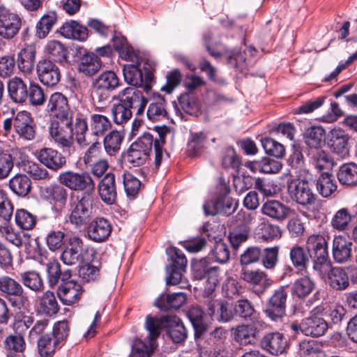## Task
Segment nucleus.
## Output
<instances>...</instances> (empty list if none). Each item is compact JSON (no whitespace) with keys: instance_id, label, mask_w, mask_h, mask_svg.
<instances>
[{"instance_id":"nucleus-8","label":"nucleus","mask_w":357,"mask_h":357,"mask_svg":"<svg viewBox=\"0 0 357 357\" xmlns=\"http://www.w3.org/2000/svg\"><path fill=\"white\" fill-rule=\"evenodd\" d=\"M59 181L63 185L75 191H83L84 193L94 192L96 184L88 173H77L73 171L62 172L59 176Z\"/></svg>"},{"instance_id":"nucleus-21","label":"nucleus","mask_w":357,"mask_h":357,"mask_svg":"<svg viewBox=\"0 0 357 357\" xmlns=\"http://www.w3.org/2000/svg\"><path fill=\"white\" fill-rule=\"evenodd\" d=\"M112 232L110 222L103 218H97L90 222L87 229L89 238L96 243L105 241Z\"/></svg>"},{"instance_id":"nucleus-41","label":"nucleus","mask_w":357,"mask_h":357,"mask_svg":"<svg viewBox=\"0 0 357 357\" xmlns=\"http://www.w3.org/2000/svg\"><path fill=\"white\" fill-rule=\"evenodd\" d=\"M326 131L322 126H312L305 130V144L311 149H320L325 143Z\"/></svg>"},{"instance_id":"nucleus-20","label":"nucleus","mask_w":357,"mask_h":357,"mask_svg":"<svg viewBox=\"0 0 357 357\" xmlns=\"http://www.w3.org/2000/svg\"><path fill=\"white\" fill-rule=\"evenodd\" d=\"M47 110L57 119L73 117L74 112L70 113L68 98L60 92L53 93L47 105Z\"/></svg>"},{"instance_id":"nucleus-64","label":"nucleus","mask_w":357,"mask_h":357,"mask_svg":"<svg viewBox=\"0 0 357 357\" xmlns=\"http://www.w3.org/2000/svg\"><path fill=\"white\" fill-rule=\"evenodd\" d=\"M153 349V342H149V344H147L141 340L137 339L133 342L129 357H150Z\"/></svg>"},{"instance_id":"nucleus-37","label":"nucleus","mask_w":357,"mask_h":357,"mask_svg":"<svg viewBox=\"0 0 357 357\" xmlns=\"http://www.w3.org/2000/svg\"><path fill=\"white\" fill-rule=\"evenodd\" d=\"M60 33L66 38L79 41H84L88 37L87 28L73 20L63 24Z\"/></svg>"},{"instance_id":"nucleus-18","label":"nucleus","mask_w":357,"mask_h":357,"mask_svg":"<svg viewBox=\"0 0 357 357\" xmlns=\"http://www.w3.org/2000/svg\"><path fill=\"white\" fill-rule=\"evenodd\" d=\"M261 348L274 356L285 352L289 347L287 337L279 332L268 333L260 340Z\"/></svg>"},{"instance_id":"nucleus-3","label":"nucleus","mask_w":357,"mask_h":357,"mask_svg":"<svg viewBox=\"0 0 357 357\" xmlns=\"http://www.w3.org/2000/svg\"><path fill=\"white\" fill-rule=\"evenodd\" d=\"M317 275L333 290L344 291L350 282L357 284V266H334L329 261L315 271Z\"/></svg>"},{"instance_id":"nucleus-4","label":"nucleus","mask_w":357,"mask_h":357,"mask_svg":"<svg viewBox=\"0 0 357 357\" xmlns=\"http://www.w3.org/2000/svg\"><path fill=\"white\" fill-rule=\"evenodd\" d=\"M93 199L89 193H82L70 203L69 222L75 228L85 227L93 216Z\"/></svg>"},{"instance_id":"nucleus-62","label":"nucleus","mask_w":357,"mask_h":357,"mask_svg":"<svg viewBox=\"0 0 357 357\" xmlns=\"http://www.w3.org/2000/svg\"><path fill=\"white\" fill-rule=\"evenodd\" d=\"M111 114L114 123L116 125H123L131 119L132 112L118 101V103L112 105Z\"/></svg>"},{"instance_id":"nucleus-53","label":"nucleus","mask_w":357,"mask_h":357,"mask_svg":"<svg viewBox=\"0 0 357 357\" xmlns=\"http://www.w3.org/2000/svg\"><path fill=\"white\" fill-rule=\"evenodd\" d=\"M61 346V344L51 333L42 335L38 341V351L42 357L51 356L55 350Z\"/></svg>"},{"instance_id":"nucleus-22","label":"nucleus","mask_w":357,"mask_h":357,"mask_svg":"<svg viewBox=\"0 0 357 357\" xmlns=\"http://www.w3.org/2000/svg\"><path fill=\"white\" fill-rule=\"evenodd\" d=\"M349 136L342 130H332L328 141L331 151L340 158H345L349 156Z\"/></svg>"},{"instance_id":"nucleus-36","label":"nucleus","mask_w":357,"mask_h":357,"mask_svg":"<svg viewBox=\"0 0 357 357\" xmlns=\"http://www.w3.org/2000/svg\"><path fill=\"white\" fill-rule=\"evenodd\" d=\"M38 311L46 316L52 317L59 311V305L54 292L47 290L38 298Z\"/></svg>"},{"instance_id":"nucleus-60","label":"nucleus","mask_w":357,"mask_h":357,"mask_svg":"<svg viewBox=\"0 0 357 357\" xmlns=\"http://www.w3.org/2000/svg\"><path fill=\"white\" fill-rule=\"evenodd\" d=\"M45 52L56 61L61 62L67 57V48L59 40H50L45 46Z\"/></svg>"},{"instance_id":"nucleus-14","label":"nucleus","mask_w":357,"mask_h":357,"mask_svg":"<svg viewBox=\"0 0 357 357\" xmlns=\"http://www.w3.org/2000/svg\"><path fill=\"white\" fill-rule=\"evenodd\" d=\"M21 26V17L17 13L0 6V37L12 39L18 33Z\"/></svg>"},{"instance_id":"nucleus-7","label":"nucleus","mask_w":357,"mask_h":357,"mask_svg":"<svg viewBox=\"0 0 357 357\" xmlns=\"http://www.w3.org/2000/svg\"><path fill=\"white\" fill-rule=\"evenodd\" d=\"M240 278L246 282L251 291L259 297L263 295L272 284L268 274L259 268L251 269L242 267Z\"/></svg>"},{"instance_id":"nucleus-17","label":"nucleus","mask_w":357,"mask_h":357,"mask_svg":"<svg viewBox=\"0 0 357 357\" xmlns=\"http://www.w3.org/2000/svg\"><path fill=\"white\" fill-rule=\"evenodd\" d=\"M86 252L83 241L78 236H72L61 253V259L66 265H75L84 261V255Z\"/></svg>"},{"instance_id":"nucleus-51","label":"nucleus","mask_w":357,"mask_h":357,"mask_svg":"<svg viewBox=\"0 0 357 357\" xmlns=\"http://www.w3.org/2000/svg\"><path fill=\"white\" fill-rule=\"evenodd\" d=\"M89 116L90 129L93 135L102 136L111 128L112 123L106 116L100 114H90Z\"/></svg>"},{"instance_id":"nucleus-6","label":"nucleus","mask_w":357,"mask_h":357,"mask_svg":"<svg viewBox=\"0 0 357 357\" xmlns=\"http://www.w3.org/2000/svg\"><path fill=\"white\" fill-rule=\"evenodd\" d=\"M306 249L313 261V270L316 271L329 261L328 241L320 234L310 236L306 241Z\"/></svg>"},{"instance_id":"nucleus-1","label":"nucleus","mask_w":357,"mask_h":357,"mask_svg":"<svg viewBox=\"0 0 357 357\" xmlns=\"http://www.w3.org/2000/svg\"><path fill=\"white\" fill-rule=\"evenodd\" d=\"M90 109L81 104L75 107L74 116L61 118L54 120L49 126L51 137L59 146L67 149L68 153L75 151L74 137L76 136L77 143L84 146L87 145L85 134L88 130V117Z\"/></svg>"},{"instance_id":"nucleus-58","label":"nucleus","mask_w":357,"mask_h":357,"mask_svg":"<svg viewBox=\"0 0 357 357\" xmlns=\"http://www.w3.org/2000/svg\"><path fill=\"white\" fill-rule=\"evenodd\" d=\"M22 169L33 180H49L50 178L48 171L40 165L30 160L22 162Z\"/></svg>"},{"instance_id":"nucleus-54","label":"nucleus","mask_w":357,"mask_h":357,"mask_svg":"<svg viewBox=\"0 0 357 357\" xmlns=\"http://www.w3.org/2000/svg\"><path fill=\"white\" fill-rule=\"evenodd\" d=\"M317 189L322 197L331 196L337 190L333 176L328 173H322L317 180Z\"/></svg>"},{"instance_id":"nucleus-61","label":"nucleus","mask_w":357,"mask_h":357,"mask_svg":"<svg viewBox=\"0 0 357 357\" xmlns=\"http://www.w3.org/2000/svg\"><path fill=\"white\" fill-rule=\"evenodd\" d=\"M309 155H310L313 165L319 171L331 167V159L326 151L318 149L314 151H311Z\"/></svg>"},{"instance_id":"nucleus-5","label":"nucleus","mask_w":357,"mask_h":357,"mask_svg":"<svg viewBox=\"0 0 357 357\" xmlns=\"http://www.w3.org/2000/svg\"><path fill=\"white\" fill-rule=\"evenodd\" d=\"M0 291L13 307L21 308L29 305V296L22 284L8 275L0 277Z\"/></svg>"},{"instance_id":"nucleus-42","label":"nucleus","mask_w":357,"mask_h":357,"mask_svg":"<svg viewBox=\"0 0 357 357\" xmlns=\"http://www.w3.org/2000/svg\"><path fill=\"white\" fill-rule=\"evenodd\" d=\"M186 314L195 329V336L202 335L206 331L205 314L202 308L199 305H192L188 309Z\"/></svg>"},{"instance_id":"nucleus-31","label":"nucleus","mask_w":357,"mask_h":357,"mask_svg":"<svg viewBox=\"0 0 357 357\" xmlns=\"http://www.w3.org/2000/svg\"><path fill=\"white\" fill-rule=\"evenodd\" d=\"M48 283L50 287H54L62 281L64 283L72 277V271L70 268L61 269L60 264L57 261H50L46 265Z\"/></svg>"},{"instance_id":"nucleus-11","label":"nucleus","mask_w":357,"mask_h":357,"mask_svg":"<svg viewBox=\"0 0 357 357\" xmlns=\"http://www.w3.org/2000/svg\"><path fill=\"white\" fill-rule=\"evenodd\" d=\"M114 99L131 112H135L137 116H141L144 113L148 103V99L143 93L135 87L128 86L120 91L114 97Z\"/></svg>"},{"instance_id":"nucleus-32","label":"nucleus","mask_w":357,"mask_h":357,"mask_svg":"<svg viewBox=\"0 0 357 357\" xmlns=\"http://www.w3.org/2000/svg\"><path fill=\"white\" fill-rule=\"evenodd\" d=\"M186 294L183 292L163 294L155 301V305L160 310L164 311L178 309L186 302Z\"/></svg>"},{"instance_id":"nucleus-63","label":"nucleus","mask_w":357,"mask_h":357,"mask_svg":"<svg viewBox=\"0 0 357 357\" xmlns=\"http://www.w3.org/2000/svg\"><path fill=\"white\" fill-rule=\"evenodd\" d=\"M27 100L33 106L43 105L45 100L46 96L42 87L37 83H31L28 89Z\"/></svg>"},{"instance_id":"nucleus-24","label":"nucleus","mask_w":357,"mask_h":357,"mask_svg":"<svg viewBox=\"0 0 357 357\" xmlns=\"http://www.w3.org/2000/svg\"><path fill=\"white\" fill-rule=\"evenodd\" d=\"M102 62L93 52H87L84 50L79 57L77 63V70L79 73L87 77L96 74L102 68Z\"/></svg>"},{"instance_id":"nucleus-48","label":"nucleus","mask_w":357,"mask_h":357,"mask_svg":"<svg viewBox=\"0 0 357 357\" xmlns=\"http://www.w3.org/2000/svg\"><path fill=\"white\" fill-rule=\"evenodd\" d=\"M352 222V215L347 208L337 211L331 220V227L338 231H344L349 229Z\"/></svg>"},{"instance_id":"nucleus-16","label":"nucleus","mask_w":357,"mask_h":357,"mask_svg":"<svg viewBox=\"0 0 357 357\" xmlns=\"http://www.w3.org/2000/svg\"><path fill=\"white\" fill-rule=\"evenodd\" d=\"M36 73L39 81L47 86H56L61 77L59 66L49 59H43L38 62Z\"/></svg>"},{"instance_id":"nucleus-29","label":"nucleus","mask_w":357,"mask_h":357,"mask_svg":"<svg viewBox=\"0 0 357 357\" xmlns=\"http://www.w3.org/2000/svg\"><path fill=\"white\" fill-rule=\"evenodd\" d=\"M36 47L34 44L26 45L17 54V66L24 74H30L34 68Z\"/></svg>"},{"instance_id":"nucleus-44","label":"nucleus","mask_w":357,"mask_h":357,"mask_svg":"<svg viewBox=\"0 0 357 357\" xmlns=\"http://www.w3.org/2000/svg\"><path fill=\"white\" fill-rule=\"evenodd\" d=\"M315 288V282L308 276L296 279L291 286L292 295L303 298L309 296Z\"/></svg>"},{"instance_id":"nucleus-26","label":"nucleus","mask_w":357,"mask_h":357,"mask_svg":"<svg viewBox=\"0 0 357 357\" xmlns=\"http://www.w3.org/2000/svg\"><path fill=\"white\" fill-rule=\"evenodd\" d=\"M352 243L342 236H335L333 242L332 253L335 262L343 264L351 257Z\"/></svg>"},{"instance_id":"nucleus-52","label":"nucleus","mask_w":357,"mask_h":357,"mask_svg":"<svg viewBox=\"0 0 357 357\" xmlns=\"http://www.w3.org/2000/svg\"><path fill=\"white\" fill-rule=\"evenodd\" d=\"M15 220L17 226L23 230H32L36 225L38 218L29 211L20 208L17 209L15 214Z\"/></svg>"},{"instance_id":"nucleus-39","label":"nucleus","mask_w":357,"mask_h":357,"mask_svg":"<svg viewBox=\"0 0 357 357\" xmlns=\"http://www.w3.org/2000/svg\"><path fill=\"white\" fill-rule=\"evenodd\" d=\"M169 317L170 315L160 317H153L151 314L146 316L144 326L149 331L150 342H153L160 335L162 328H167Z\"/></svg>"},{"instance_id":"nucleus-15","label":"nucleus","mask_w":357,"mask_h":357,"mask_svg":"<svg viewBox=\"0 0 357 357\" xmlns=\"http://www.w3.org/2000/svg\"><path fill=\"white\" fill-rule=\"evenodd\" d=\"M287 299V292L284 287L275 289L267 302L266 316L274 321L281 319L285 315Z\"/></svg>"},{"instance_id":"nucleus-38","label":"nucleus","mask_w":357,"mask_h":357,"mask_svg":"<svg viewBox=\"0 0 357 357\" xmlns=\"http://www.w3.org/2000/svg\"><path fill=\"white\" fill-rule=\"evenodd\" d=\"M10 190L17 197H25L31 190L30 178L25 174H18L12 177L8 183Z\"/></svg>"},{"instance_id":"nucleus-47","label":"nucleus","mask_w":357,"mask_h":357,"mask_svg":"<svg viewBox=\"0 0 357 357\" xmlns=\"http://www.w3.org/2000/svg\"><path fill=\"white\" fill-rule=\"evenodd\" d=\"M289 257L293 266L301 271L307 268L311 258L307 249L300 245H294L290 250Z\"/></svg>"},{"instance_id":"nucleus-27","label":"nucleus","mask_w":357,"mask_h":357,"mask_svg":"<svg viewBox=\"0 0 357 357\" xmlns=\"http://www.w3.org/2000/svg\"><path fill=\"white\" fill-rule=\"evenodd\" d=\"M290 208L278 200H269L263 204L261 212L273 220L282 222L287 219Z\"/></svg>"},{"instance_id":"nucleus-55","label":"nucleus","mask_w":357,"mask_h":357,"mask_svg":"<svg viewBox=\"0 0 357 357\" xmlns=\"http://www.w3.org/2000/svg\"><path fill=\"white\" fill-rule=\"evenodd\" d=\"M123 137L117 130H112L104 138L103 144L106 153L110 156L116 155L121 149Z\"/></svg>"},{"instance_id":"nucleus-49","label":"nucleus","mask_w":357,"mask_h":357,"mask_svg":"<svg viewBox=\"0 0 357 357\" xmlns=\"http://www.w3.org/2000/svg\"><path fill=\"white\" fill-rule=\"evenodd\" d=\"M57 21L55 12H49L41 17L36 26V36L43 39L47 37Z\"/></svg>"},{"instance_id":"nucleus-40","label":"nucleus","mask_w":357,"mask_h":357,"mask_svg":"<svg viewBox=\"0 0 357 357\" xmlns=\"http://www.w3.org/2000/svg\"><path fill=\"white\" fill-rule=\"evenodd\" d=\"M167 333L175 343H181L188 337V332L183 322L176 316H170L167 326Z\"/></svg>"},{"instance_id":"nucleus-9","label":"nucleus","mask_w":357,"mask_h":357,"mask_svg":"<svg viewBox=\"0 0 357 357\" xmlns=\"http://www.w3.org/2000/svg\"><path fill=\"white\" fill-rule=\"evenodd\" d=\"M166 253L171 260V264L167 266V284L176 285L181 282L182 274L185 271L187 259L181 250L176 247L167 248Z\"/></svg>"},{"instance_id":"nucleus-34","label":"nucleus","mask_w":357,"mask_h":357,"mask_svg":"<svg viewBox=\"0 0 357 357\" xmlns=\"http://www.w3.org/2000/svg\"><path fill=\"white\" fill-rule=\"evenodd\" d=\"M8 92L10 99L16 103H24L27 100L28 89L20 77H14L8 82Z\"/></svg>"},{"instance_id":"nucleus-50","label":"nucleus","mask_w":357,"mask_h":357,"mask_svg":"<svg viewBox=\"0 0 357 357\" xmlns=\"http://www.w3.org/2000/svg\"><path fill=\"white\" fill-rule=\"evenodd\" d=\"M337 176L342 185H357V165L352 162L342 165L338 170Z\"/></svg>"},{"instance_id":"nucleus-10","label":"nucleus","mask_w":357,"mask_h":357,"mask_svg":"<svg viewBox=\"0 0 357 357\" xmlns=\"http://www.w3.org/2000/svg\"><path fill=\"white\" fill-rule=\"evenodd\" d=\"M328 328L327 322L321 317L310 315L301 320L300 323L294 321L290 328L296 333H301L306 336L318 337L324 335Z\"/></svg>"},{"instance_id":"nucleus-59","label":"nucleus","mask_w":357,"mask_h":357,"mask_svg":"<svg viewBox=\"0 0 357 357\" xmlns=\"http://www.w3.org/2000/svg\"><path fill=\"white\" fill-rule=\"evenodd\" d=\"M206 136L203 132H192L188 142V151L191 156L199 155L205 148Z\"/></svg>"},{"instance_id":"nucleus-2","label":"nucleus","mask_w":357,"mask_h":357,"mask_svg":"<svg viewBox=\"0 0 357 357\" xmlns=\"http://www.w3.org/2000/svg\"><path fill=\"white\" fill-rule=\"evenodd\" d=\"M169 132L167 126L162 128L156 127L154 133L144 132L137 139L131 144L124 160L132 167L143 165L149 158L150 153L154 148V164L158 169L162 162L164 155L163 146L165 143L167 134Z\"/></svg>"},{"instance_id":"nucleus-33","label":"nucleus","mask_w":357,"mask_h":357,"mask_svg":"<svg viewBox=\"0 0 357 357\" xmlns=\"http://www.w3.org/2000/svg\"><path fill=\"white\" fill-rule=\"evenodd\" d=\"M43 198L54 206L63 207L66 203L68 191L61 185H53L46 187L43 190Z\"/></svg>"},{"instance_id":"nucleus-45","label":"nucleus","mask_w":357,"mask_h":357,"mask_svg":"<svg viewBox=\"0 0 357 357\" xmlns=\"http://www.w3.org/2000/svg\"><path fill=\"white\" fill-rule=\"evenodd\" d=\"M3 348L8 355L23 353L26 349V342L23 335L15 333L8 335L3 341Z\"/></svg>"},{"instance_id":"nucleus-46","label":"nucleus","mask_w":357,"mask_h":357,"mask_svg":"<svg viewBox=\"0 0 357 357\" xmlns=\"http://www.w3.org/2000/svg\"><path fill=\"white\" fill-rule=\"evenodd\" d=\"M21 282L34 292H39L44 289V282L40 273L36 271H28L20 274Z\"/></svg>"},{"instance_id":"nucleus-43","label":"nucleus","mask_w":357,"mask_h":357,"mask_svg":"<svg viewBox=\"0 0 357 357\" xmlns=\"http://www.w3.org/2000/svg\"><path fill=\"white\" fill-rule=\"evenodd\" d=\"M234 313L236 316L245 319H250L252 321L255 319H261L257 317V313L251 303L248 299H240L234 303Z\"/></svg>"},{"instance_id":"nucleus-57","label":"nucleus","mask_w":357,"mask_h":357,"mask_svg":"<svg viewBox=\"0 0 357 357\" xmlns=\"http://www.w3.org/2000/svg\"><path fill=\"white\" fill-rule=\"evenodd\" d=\"M259 261L265 269L274 270L279 261V247L274 246L261 250V258Z\"/></svg>"},{"instance_id":"nucleus-56","label":"nucleus","mask_w":357,"mask_h":357,"mask_svg":"<svg viewBox=\"0 0 357 357\" xmlns=\"http://www.w3.org/2000/svg\"><path fill=\"white\" fill-rule=\"evenodd\" d=\"M103 89L113 91L119 87L120 79L117 75L112 70L102 72L96 78L95 82Z\"/></svg>"},{"instance_id":"nucleus-35","label":"nucleus","mask_w":357,"mask_h":357,"mask_svg":"<svg viewBox=\"0 0 357 357\" xmlns=\"http://www.w3.org/2000/svg\"><path fill=\"white\" fill-rule=\"evenodd\" d=\"M146 114L148 119L152 121L168 119L167 102L164 97L160 95L154 96L148 107Z\"/></svg>"},{"instance_id":"nucleus-30","label":"nucleus","mask_w":357,"mask_h":357,"mask_svg":"<svg viewBox=\"0 0 357 357\" xmlns=\"http://www.w3.org/2000/svg\"><path fill=\"white\" fill-rule=\"evenodd\" d=\"M139 64H126L123 66V74L124 80L128 84L135 87L143 86L145 91L148 92L151 86L148 84H144L143 73Z\"/></svg>"},{"instance_id":"nucleus-19","label":"nucleus","mask_w":357,"mask_h":357,"mask_svg":"<svg viewBox=\"0 0 357 357\" xmlns=\"http://www.w3.org/2000/svg\"><path fill=\"white\" fill-rule=\"evenodd\" d=\"M15 132L23 139L32 140L36 136V128L33 118L29 112H18L13 119Z\"/></svg>"},{"instance_id":"nucleus-25","label":"nucleus","mask_w":357,"mask_h":357,"mask_svg":"<svg viewBox=\"0 0 357 357\" xmlns=\"http://www.w3.org/2000/svg\"><path fill=\"white\" fill-rule=\"evenodd\" d=\"M38 160L47 168L56 171L66 165V158L58 151L51 148H43L37 154Z\"/></svg>"},{"instance_id":"nucleus-28","label":"nucleus","mask_w":357,"mask_h":357,"mask_svg":"<svg viewBox=\"0 0 357 357\" xmlns=\"http://www.w3.org/2000/svg\"><path fill=\"white\" fill-rule=\"evenodd\" d=\"M98 188L99 195L105 203L112 204L115 202L117 193L113 174H107L99 182Z\"/></svg>"},{"instance_id":"nucleus-12","label":"nucleus","mask_w":357,"mask_h":357,"mask_svg":"<svg viewBox=\"0 0 357 357\" xmlns=\"http://www.w3.org/2000/svg\"><path fill=\"white\" fill-rule=\"evenodd\" d=\"M266 327L263 319H255L250 324L238 326L234 331V340L240 344H255L261 331Z\"/></svg>"},{"instance_id":"nucleus-13","label":"nucleus","mask_w":357,"mask_h":357,"mask_svg":"<svg viewBox=\"0 0 357 357\" xmlns=\"http://www.w3.org/2000/svg\"><path fill=\"white\" fill-rule=\"evenodd\" d=\"M288 192L292 200L300 205L312 206L317 201L316 195L305 180L293 179L288 182Z\"/></svg>"},{"instance_id":"nucleus-23","label":"nucleus","mask_w":357,"mask_h":357,"mask_svg":"<svg viewBox=\"0 0 357 357\" xmlns=\"http://www.w3.org/2000/svg\"><path fill=\"white\" fill-rule=\"evenodd\" d=\"M82 293L81 285L73 280H68L57 290V295L63 305H71L77 303Z\"/></svg>"}]
</instances>
